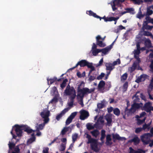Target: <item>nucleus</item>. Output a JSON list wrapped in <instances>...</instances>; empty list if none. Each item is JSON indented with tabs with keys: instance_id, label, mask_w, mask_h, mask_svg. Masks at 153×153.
<instances>
[{
	"instance_id": "24",
	"label": "nucleus",
	"mask_w": 153,
	"mask_h": 153,
	"mask_svg": "<svg viewBox=\"0 0 153 153\" xmlns=\"http://www.w3.org/2000/svg\"><path fill=\"white\" fill-rule=\"evenodd\" d=\"M144 41V45L146 47L148 48L153 47L151 43V41L149 39L145 38Z\"/></svg>"
},
{
	"instance_id": "17",
	"label": "nucleus",
	"mask_w": 153,
	"mask_h": 153,
	"mask_svg": "<svg viewBox=\"0 0 153 153\" xmlns=\"http://www.w3.org/2000/svg\"><path fill=\"white\" fill-rule=\"evenodd\" d=\"M69 109H64L56 117V119L59 121L65 114L68 111Z\"/></svg>"
},
{
	"instance_id": "28",
	"label": "nucleus",
	"mask_w": 153,
	"mask_h": 153,
	"mask_svg": "<svg viewBox=\"0 0 153 153\" xmlns=\"http://www.w3.org/2000/svg\"><path fill=\"white\" fill-rule=\"evenodd\" d=\"M105 84V82L103 80L100 81L98 85V89L100 90H102Z\"/></svg>"
},
{
	"instance_id": "31",
	"label": "nucleus",
	"mask_w": 153,
	"mask_h": 153,
	"mask_svg": "<svg viewBox=\"0 0 153 153\" xmlns=\"http://www.w3.org/2000/svg\"><path fill=\"white\" fill-rule=\"evenodd\" d=\"M105 131L103 129L101 131V137L100 138V140L102 141V143H104L103 140L105 138Z\"/></svg>"
},
{
	"instance_id": "53",
	"label": "nucleus",
	"mask_w": 153,
	"mask_h": 153,
	"mask_svg": "<svg viewBox=\"0 0 153 153\" xmlns=\"http://www.w3.org/2000/svg\"><path fill=\"white\" fill-rule=\"evenodd\" d=\"M57 92V89L56 87H53L51 91V94L52 95L55 94Z\"/></svg>"
},
{
	"instance_id": "27",
	"label": "nucleus",
	"mask_w": 153,
	"mask_h": 153,
	"mask_svg": "<svg viewBox=\"0 0 153 153\" xmlns=\"http://www.w3.org/2000/svg\"><path fill=\"white\" fill-rule=\"evenodd\" d=\"M105 118L107 121V125L108 126L111 125V123L112 122L111 117L109 115H106L105 116Z\"/></svg>"
},
{
	"instance_id": "50",
	"label": "nucleus",
	"mask_w": 153,
	"mask_h": 153,
	"mask_svg": "<svg viewBox=\"0 0 153 153\" xmlns=\"http://www.w3.org/2000/svg\"><path fill=\"white\" fill-rule=\"evenodd\" d=\"M121 62L120 59H118L116 61H114L112 63L114 66V67L115 65H119L120 64Z\"/></svg>"
},
{
	"instance_id": "11",
	"label": "nucleus",
	"mask_w": 153,
	"mask_h": 153,
	"mask_svg": "<svg viewBox=\"0 0 153 153\" xmlns=\"http://www.w3.org/2000/svg\"><path fill=\"white\" fill-rule=\"evenodd\" d=\"M14 128H15V131L17 136L19 137L21 136L22 133V130L23 129V126L15 125Z\"/></svg>"
},
{
	"instance_id": "46",
	"label": "nucleus",
	"mask_w": 153,
	"mask_h": 153,
	"mask_svg": "<svg viewBox=\"0 0 153 153\" xmlns=\"http://www.w3.org/2000/svg\"><path fill=\"white\" fill-rule=\"evenodd\" d=\"M20 145L16 146L14 149V151L12 152V153H19L20 152V149L19 148V146Z\"/></svg>"
},
{
	"instance_id": "30",
	"label": "nucleus",
	"mask_w": 153,
	"mask_h": 153,
	"mask_svg": "<svg viewBox=\"0 0 153 153\" xmlns=\"http://www.w3.org/2000/svg\"><path fill=\"white\" fill-rule=\"evenodd\" d=\"M152 122V121H151L148 124H145L143 125L142 128L144 130H146V129H147L148 130H149L150 128V126Z\"/></svg>"
},
{
	"instance_id": "60",
	"label": "nucleus",
	"mask_w": 153,
	"mask_h": 153,
	"mask_svg": "<svg viewBox=\"0 0 153 153\" xmlns=\"http://www.w3.org/2000/svg\"><path fill=\"white\" fill-rule=\"evenodd\" d=\"M114 17H107V20H105V22H111L114 21Z\"/></svg>"
},
{
	"instance_id": "59",
	"label": "nucleus",
	"mask_w": 153,
	"mask_h": 153,
	"mask_svg": "<svg viewBox=\"0 0 153 153\" xmlns=\"http://www.w3.org/2000/svg\"><path fill=\"white\" fill-rule=\"evenodd\" d=\"M143 130L142 128H136L135 132L137 134H138Z\"/></svg>"
},
{
	"instance_id": "51",
	"label": "nucleus",
	"mask_w": 153,
	"mask_h": 153,
	"mask_svg": "<svg viewBox=\"0 0 153 153\" xmlns=\"http://www.w3.org/2000/svg\"><path fill=\"white\" fill-rule=\"evenodd\" d=\"M68 81V80L67 79H65L63 80L62 83L60 85L62 89H63L65 87L66 85V83Z\"/></svg>"
},
{
	"instance_id": "20",
	"label": "nucleus",
	"mask_w": 153,
	"mask_h": 153,
	"mask_svg": "<svg viewBox=\"0 0 153 153\" xmlns=\"http://www.w3.org/2000/svg\"><path fill=\"white\" fill-rule=\"evenodd\" d=\"M75 97L69 98V100L68 102V107L65 108V109H69L68 111L73 106L74 103V99Z\"/></svg>"
},
{
	"instance_id": "38",
	"label": "nucleus",
	"mask_w": 153,
	"mask_h": 153,
	"mask_svg": "<svg viewBox=\"0 0 153 153\" xmlns=\"http://www.w3.org/2000/svg\"><path fill=\"white\" fill-rule=\"evenodd\" d=\"M134 99L133 103H137L139 102L140 99L139 98V96L137 95V94H135L132 97Z\"/></svg>"
},
{
	"instance_id": "64",
	"label": "nucleus",
	"mask_w": 153,
	"mask_h": 153,
	"mask_svg": "<svg viewBox=\"0 0 153 153\" xmlns=\"http://www.w3.org/2000/svg\"><path fill=\"white\" fill-rule=\"evenodd\" d=\"M151 33L147 31H145L144 33V35L145 36H150Z\"/></svg>"
},
{
	"instance_id": "23",
	"label": "nucleus",
	"mask_w": 153,
	"mask_h": 153,
	"mask_svg": "<svg viewBox=\"0 0 153 153\" xmlns=\"http://www.w3.org/2000/svg\"><path fill=\"white\" fill-rule=\"evenodd\" d=\"M140 141L139 138L137 136H135L132 139L129 140L128 142L129 143L133 142L135 145H137L139 143Z\"/></svg>"
},
{
	"instance_id": "48",
	"label": "nucleus",
	"mask_w": 153,
	"mask_h": 153,
	"mask_svg": "<svg viewBox=\"0 0 153 153\" xmlns=\"http://www.w3.org/2000/svg\"><path fill=\"white\" fill-rule=\"evenodd\" d=\"M146 114L145 112H143L140 114V116L137 115L136 116V117L137 119L139 118H141L142 117H144H144H145V116Z\"/></svg>"
},
{
	"instance_id": "52",
	"label": "nucleus",
	"mask_w": 153,
	"mask_h": 153,
	"mask_svg": "<svg viewBox=\"0 0 153 153\" xmlns=\"http://www.w3.org/2000/svg\"><path fill=\"white\" fill-rule=\"evenodd\" d=\"M149 7L147 8V10L146 12V15H150L152 14L153 12L152 10L150 9Z\"/></svg>"
},
{
	"instance_id": "10",
	"label": "nucleus",
	"mask_w": 153,
	"mask_h": 153,
	"mask_svg": "<svg viewBox=\"0 0 153 153\" xmlns=\"http://www.w3.org/2000/svg\"><path fill=\"white\" fill-rule=\"evenodd\" d=\"M77 113V112H74L71 114L66 121L65 124L66 125H69L72 122L73 119L76 115Z\"/></svg>"
},
{
	"instance_id": "40",
	"label": "nucleus",
	"mask_w": 153,
	"mask_h": 153,
	"mask_svg": "<svg viewBox=\"0 0 153 153\" xmlns=\"http://www.w3.org/2000/svg\"><path fill=\"white\" fill-rule=\"evenodd\" d=\"M149 51H151L152 52L150 53L149 56V58L152 59L153 57V49H149L146 50V53H147Z\"/></svg>"
},
{
	"instance_id": "34",
	"label": "nucleus",
	"mask_w": 153,
	"mask_h": 153,
	"mask_svg": "<svg viewBox=\"0 0 153 153\" xmlns=\"http://www.w3.org/2000/svg\"><path fill=\"white\" fill-rule=\"evenodd\" d=\"M91 133L92 135L95 137H97L99 134V131L97 129L91 131Z\"/></svg>"
},
{
	"instance_id": "15",
	"label": "nucleus",
	"mask_w": 153,
	"mask_h": 153,
	"mask_svg": "<svg viewBox=\"0 0 153 153\" xmlns=\"http://www.w3.org/2000/svg\"><path fill=\"white\" fill-rule=\"evenodd\" d=\"M129 153H145L146 151L141 149H138L137 150H135L131 147L129 148Z\"/></svg>"
},
{
	"instance_id": "58",
	"label": "nucleus",
	"mask_w": 153,
	"mask_h": 153,
	"mask_svg": "<svg viewBox=\"0 0 153 153\" xmlns=\"http://www.w3.org/2000/svg\"><path fill=\"white\" fill-rule=\"evenodd\" d=\"M8 145L9 149H12L15 146V144L13 143H11L9 142Z\"/></svg>"
},
{
	"instance_id": "39",
	"label": "nucleus",
	"mask_w": 153,
	"mask_h": 153,
	"mask_svg": "<svg viewBox=\"0 0 153 153\" xmlns=\"http://www.w3.org/2000/svg\"><path fill=\"white\" fill-rule=\"evenodd\" d=\"M92 53L93 55L94 56H96L99 53L101 52V49H95L92 50Z\"/></svg>"
},
{
	"instance_id": "4",
	"label": "nucleus",
	"mask_w": 153,
	"mask_h": 153,
	"mask_svg": "<svg viewBox=\"0 0 153 153\" xmlns=\"http://www.w3.org/2000/svg\"><path fill=\"white\" fill-rule=\"evenodd\" d=\"M86 137L88 139V144L90 143L91 149L96 152H99L100 147L98 146L97 140L91 138V135L86 134Z\"/></svg>"
},
{
	"instance_id": "21",
	"label": "nucleus",
	"mask_w": 153,
	"mask_h": 153,
	"mask_svg": "<svg viewBox=\"0 0 153 153\" xmlns=\"http://www.w3.org/2000/svg\"><path fill=\"white\" fill-rule=\"evenodd\" d=\"M148 76L145 74H143L141 75L138 77L137 79L136 80L135 82L137 83L144 81Z\"/></svg>"
},
{
	"instance_id": "1",
	"label": "nucleus",
	"mask_w": 153,
	"mask_h": 153,
	"mask_svg": "<svg viewBox=\"0 0 153 153\" xmlns=\"http://www.w3.org/2000/svg\"><path fill=\"white\" fill-rule=\"evenodd\" d=\"M94 88L89 89L87 88H81L80 86L78 87L76 99L82 107L84 106L83 98L84 96L94 92Z\"/></svg>"
},
{
	"instance_id": "37",
	"label": "nucleus",
	"mask_w": 153,
	"mask_h": 153,
	"mask_svg": "<svg viewBox=\"0 0 153 153\" xmlns=\"http://www.w3.org/2000/svg\"><path fill=\"white\" fill-rule=\"evenodd\" d=\"M32 137L30 138L27 141V143L28 144L31 143L33 142L35 140V137L34 136L33 134H32Z\"/></svg>"
},
{
	"instance_id": "32",
	"label": "nucleus",
	"mask_w": 153,
	"mask_h": 153,
	"mask_svg": "<svg viewBox=\"0 0 153 153\" xmlns=\"http://www.w3.org/2000/svg\"><path fill=\"white\" fill-rule=\"evenodd\" d=\"M125 27L122 25L119 26L116 29L114 30V32L117 33L120 32L121 30L125 29Z\"/></svg>"
},
{
	"instance_id": "26",
	"label": "nucleus",
	"mask_w": 153,
	"mask_h": 153,
	"mask_svg": "<svg viewBox=\"0 0 153 153\" xmlns=\"http://www.w3.org/2000/svg\"><path fill=\"white\" fill-rule=\"evenodd\" d=\"M105 144L107 146H110L112 144L111 135L108 134L106 136Z\"/></svg>"
},
{
	"instance_id": "16",
	"label": "nucleus",
	"mask_w": 153,
	"mask_h": 153,
	"mask_svg": "<svg viewBox=\"0 0 153 153\" xmlns=\"http://www.w3.org/2000/svg\"><path fill=\"white\" fill-rule=\"evenodd\" d=\"M105 66L106 67V69L107 71L110 72V73L115 68V67L111 63H106L105 64Z\"/></svg>"
},
{
	"instance_id": "35",
	"label": "nucleus",
	"mask_w": 153,
	"mask_h": 153,
	"mask_svg": "<svg viewBox=\"0 0 153 153\" xmlns=\"http://www.w3.org/2000/svg\"><path fill=\"white\" fill-rule=\"evenodd\" d=\"M70 128V127H64L62 130L60 134L62 135H64L67 132L69 131Z\"/></svg>"
},
{
	"instance_id": "29",
	"label": "nucleus",
	"mask_w": 153,
	"mask_h": 153,
	"mask_svg": "<svg viewBox=\"0 0 153 153\" xmlns=\"http://www.w3.org/2000/svg\"><path fill=\"white\" fill-rule=\"evenodd\" d=\"M86 128L88 130H90L94 129L95 127H96V126L95 125V124L93 125L92 123H88L86 125Z\"/></svg>"
},
{
	"instance_id": "18",
	"label": "nucleus",
	"mask_w": 153,
	"mask_h": 153,
	"mask_svg": "<svg viewBox=\"0 0 153 153\" xmlns=\"http://www.w3.org/2000/svg\"><path fill=\"white\" fill-rule=\"evenodd\" d=\"M102 39L100 35H98L96 37L97 40V44L101 47H104L105 46V43H103L102 41L99 40Z\"/></svg>"
},
{
	"instance_id": "54",
	"label": "nucleus",
	"mask_w": 153,
	"mask_h": 153,
	"mask_svg": "<svg viewBox=\"0 0 153 153\" xmlns=\"http://www.w3.org/2000/svg\"><path fill=\"white\" fill-rule=\"evenodd\" d=\"M128 75L126 73H125L121 76V80H126L127 77Z\"/></svg>"
},
{
	"instance_id": "56",
	"label": "nucleus",
	"mask_w": 153,
	"mask_h": 153,
	"mask_svg": "<svg viewBox=\"0 0 153 153\" xmlns=\"http://www.w3.org/2000/svg\"><path fill=\"white\" fill-rule=\"evenodd\" d=\"M105 74L103 73H101L97 78V79L98 80L101 79L104 76Z\"/></svg>"
},
{
	"instance_id": "62",
	"label": "nucleus",
	"mask_w": 153,
	"mask_h": 153,
	"mask_svg": "<svg viewBox=\"0 0 153 153\" xmlns=\"http://www.w3.org/2000/svg\"><path fill=\"white\" fill-rule=\"evenodd\" d=\"M49 148L48 147L44 148L42 152L43 153H49Z\"/></svg>"
},
{
	"instance_id": "43",
	"label": "nucleus",
	"mask_w": 153,
	"mask_h": 153,
	"mask_svg": "<svg viewBox=\"0 0 153 153\" xmlns=\"http://www.w3.org/2000/svg\"><path fill=\"white\" fill-rule=\"evenodd\" d=\"M66 145V143H62L59 148V150L60 151H64L65 149Z\"/></svg>"
},
{
	"instance_id": "47",
	"label": "nucleus",
	"mask_w": 153,
	"mask_h": 153,
	"mask_svg": "<svg viewBox=\"0 0 153 153\" xmlns=\"http://www.w3.org/2000/svg\"><path fill=\"white\" fill-rule=\"evenodd\" d=\"M146 119V117H144L142 120L138 119L137 120V124L138 125H140L143 123Z\"/></svg>"
},
{
	"instance_id": "25",
	"label": "nucleus",
	"mask_w": 153,
	"mask_h": 153,
	"mask_svg": "<svg viewBox=\"0 0 153 153\" xmlns=\"http://www.w3.org/2000/svg\"><path fill=\"white\" fill-rule=\"evenodd\" d=\"M140 50L137 49L134 51V58L137 60L139 62H140V59L138 57V55L140 53Z\"/></svg>"
},
{
	"instance_id": "63",
	"label": "nucleus",
	"mask_w": 153,
	"mask_h": 153,
	"mask_svg": "<svg viewBox=\"0 0 153 153\" xmlns=\"http://www.w3.org/2000/svg\"><path fill=\"white\" fill-rule=\"evenodd\" d=\"M149 67L150 68V71L153 72V60L151 61V64Z\"/></svg>"
},
{
	"instance_id": "36",
	"label": "nucleus",
	"mask_w": 153,
	"mask_h": 153,
	"mask_svg": "<svg viewBox=\"0 0 153 153\" xmlns=\"http://www.w3.org/2000/svg\"><path fill=\"white\" fill-rule=\"evenodd\" d=\"M105 101L103 100L100 103H99L97 105V107L99 109H101L103 108L105 106Z\"/></svg>"
},
{
	"instance_id": "49",
	"label": "nucleus",
	"mask_w": 153,
	"mask_h": 153,
	"mask_svg": "<svg viewBox=\"0 0 153 153\" xmlns=\"http://www.w3.org/2000/svg\"><path fill=\"white\" fill-rule=\"evenodd\" d=\"M153 27V26H151L147 25L144 26V27H142V29L143 30H144L145 29L151 30Z\"/></svg>"
},
{
	"instance_id": "8",
	"label": "nucleus",
	"mask_w": 153,
	"mask_h": 153,
	"mask_svg": "<svg viewBox=\"0 0 153 153\" xmlns=\"http://www.w3.org/2000/svg\"><path fill=\"white\" fill-rule=\"evenodd\" d=\"M79 113L80 114L79 118L82 120H84L86 119L89 116L88 112L84 110H82L80 111Z\"/></svg>"
},
{
	"instance_id": "42",
	"label": "nucleus",
	"mask_w": 153,
	"mask_h": 153,
	"mask_svg": "<svg viewBox=\"0 0 153 153\" xmlns=\"http://www.w3.org/2000/svg\"><path fill=\"white\" fill-rule=\"evenodd\" d=\"M78 134L76 133H75L72 134V139L73 143H74L75 142L76 140L78 137Z\"/></svg>"
},
{
	"instance_id": "2",
	"label": "nucleus",
	"mask_w": 153,
	"mask_h": 153,
	"mask_svg": "<svg viewBox=\"0 0 153 153\" xmlns=\"http://www.w3.org/2000/svg\"><path fill=\"white\" fill-rule=\"evenodd\" d=\"M48 107L43 110L40 114L41 117L44 119V123L39 125L37 124L36 126V131H39L42 130L45 126V124L47 123L49 121V117L50 115V112L48 110Z\"/></svg>"
},
{
	"instance_id": "33",
	"label": "nucleus",
	"mask_w": 153,
	"mask_h": 153,
	"mask_svg": "<svg viewBox=\"0 0 153 153\" xmlns=\"http://www.w3.org/2000/svg\"><path fill=\"white\" fill-rule=\"evenodd\" d=\"M144 16V15L142 14L141 8H140L139 12L136 15V17L140 19L143 18Z\"/></svg>"
},
{
	"instance_id": "57",
	"label": "nucleus",
	"mask_w": 153,
	"mask_h": 153,
	"mask_svg": "<svg viewBox=\"0 0 153 153\" xmlns=\"http://www.w3.org/2000/svg\"><path fill=\"white\" fill-rule=\"evenodd\" d=\"M140 62H139L137 60L136 61H135L134 62L132 66L136 69L137 66H139V63Z\"/></svg>"
},
{
	"instance_id": "41",
	"label": "nucleus",
	"mask_w": 153,
	"mask_h": 153,
	"mask_svg": "<svg viewBox=\"0 0 153 153\" xmlns=\"http://www.w3.org/2000/svg\"><path fill=\"white\" fill-rule=\"evenodd\" d=\"M128 86V82H126L123 86V92L126 91L127 90Z\"/></svg>"
},
{
	"instance_id": "12",
	"label": "nucleus",
	"mask_w": 153,
	"mask_h": 153,
	"mask_svg": "<svg viewBox=\"0 0 153 153\" xmlns=\"http://www.w3.org/2000/svg\"><path fill=\"white\" fill-rule=\"evenodd\" d=\"M104 121L103 119V117L102 116H100L97 120V122L95 123L96 128H98L101 126L103 125L104 123Z\"/></svg>"
},
{
	"instance_id": "7",
	"label": "nucleus",
	"mask_w": 153,
	"mask_h": 153,
	"mask_svg": "<svg viewBox=\"0 0 153 153\" xmlns=\"http://www.w3.org/2000/svg\"><path fill=\"white\" fill-rule=\"evenodd\" d=\"M143 106V104L142 103H139L135 102L134 103L131 105V107L129 110V112L131 114L133 113L136 111L137 109L142 107Z\"/></svg>"
},
{
	"instance_id": "13",
	"label": "nucleus",
	"mask_w": 153,
	"mask_h": 153,
	"mask_svg": "<svg viewBox=\"0 0 153 153\" xmlns=\"http://www.w3.org/2000/svg\"><path fill=\"white\" fill-rule=\"evenodd\" d=\"M121 3L119 0H114L112 3H111V4L113 11H115L117 9L116 6H119Z\"/></svg>"
},
{
	"instance_id": "14",
	"label": "nucleus",
	"mask_w": 153,
	"mask_h": 153,
	"mask_svg": "<svg viewBox=\"0 0 153 153\" xmlns=\"http://www.w3.org/2000/svg\"><path fill=\"white\" fill-rule=\"evenodd\" d=\"M113 43L114 42H113L111 45L106 47L105 48L102 49H101V52H102V56H103L108 53V51L112 48Z\"/></svg>"
},
{
	"instance_id": "45",
	"label": "nucleus",
	"mask_w": 153,
	"mask_h": 153,
	"mask_svg": "<svg viewBox=\"0 0 153 153\" xmlns=\"http://www.w3.org/2000/svg\"><path fill=\"white\" fill-rule=\"evenodd\" d=\"M24 129L25 131L27 132L28 133H30L33 131L32 129L28 127H26Z\"/></svg>"
},
{
	"instance_id": "55",
	"label": "nucleus",
	"mask_w": 153,
	"mask_h": 153,
	"mask_svg": "<svg viewBox=\"0 0 153 153\" xmlns=\"http://www.w3.org/2000/svg\"><path fill=\"white\" fill-rule=\"evenodd\" d=\"M56 78H54L53 79H47V80L48 82V84H49V82H50V84H51L52 83H53V82H54V81L56 80Z\"/></svg>"
},
{
	"instance_id": "9",
	"label": "nucleus",
	"mask_w": 153,
	"mask_h": 153,
	"mask_svg": "<svg viewBox=\"0 0 153 153\" xmlns=\"http://www.w3.org/2000/svg\"><path fill=\"white\" fill-rule=\"evenodd\" d=\"M152 103L148 102L145 104L143 107V110L147 112H149L151 114L152 112L151 111V108Z\"/></svg>"
},
{
	"instance_id": "3",
	"label": "nucleus",
	"mask_w": 153,
	"mask_h": 153,
	"mask_svg": "<svg viewBox=\"0 0 153 153\" xmlns=\"http://www.w3.org/2000/svg\"><path fill=\"white\" fill-rule=\"evenodd\" d=\"M86 137L88 139V144L90 143L91 149L96 152H99L100 147L98 146L97 140L91 138V135L86 134Z\"/></svg>"
},
{
	"instance_id": "61",
	"label": "nucleus",
	"mask_w": 153,
	"mask_h": 153,
	"mask_svg": "<svg viewBox=\"0 0 153 153\" xmlns=\"http://www.w3.org/2000/svg\"><path fill=\"white\" fill-rule=\"evenodd\" d=\"M136 69L132 66L131 67H129L128 68V70L130 73H132Z\"/></svg>"
},
{
	"instance_id": "22",
	"label": "nucleus",
	"mask_w": 153,
	"mask_h": 153,
	"mask_svg": "<svg viewBox=\"0 0 153 153\" xmlns=\"http://www.w3.org/2000/svg\"><path fill=\"white\" fill-rule=\"evenodd\" d=\"M112 137L114 140H125L126 139L124 137H120L119 135L117 134H113Z\"/></svg>"
},
{
	"instance_id": "44",
	"label": "nucleus",
	"mask_w": 153,
	"mask_h": 153,
	"mask_svg": "<svg viewBox=\"0 0 153 153\" xmlns=\"http://www.w3.org/2000/svg\"><path fill=\"white\" fill-rule=\"evenodd\" d=\"M114 113L117 116H119L120 114V110L117 108H115L113 110Z\"/></svg>"
},
{
	"instance_id": "6",
	"label": "nucleus",
	"mask_w": 153,
	"mask_h": 153,
	"mask_svg": "<svg viewBox=\"0 0 153 153\" xmlns=\"http://www.w3.org/2000/svg\"><path fill=\"white\" fill-rule=\"evenodd\" d=\"M153 137V135L150 133H145L141 136L140 139L144 144H148L151 141L150 138Z\"/></svg>"
},
{
	"instance_id": "19",
	"label": "nucleus",
	"mask_w": 153,
	"mask_h": 153,
	"mask_svg": "<svg viewBox=\"0 0 153 153\" xmlns=\"http://www.w3.org/2000/svg\"><path fill=\"white\" fill-rule=\"evenodd\" d=\"M87 63V61L86 60H82L81 61L79 62L76 65V66L72 68L71 69H74L79 65L81 67H84L86 66Z\"/></svg>"
},
{
	"instance_id": "5",
	"label": "nucleus",
	"mask_w": 153,
	"mask_h": 153,
	"mask_svg": "<svg viewBox=\"0 0 153 153\" xmlns=\"http://www.w3.org/2000/svg\"><path fill=\"white\" fill-rule=\"evenodd\" d=\"M64 94L65 95L69 96V98L76 97L77 96L74 88L73 87H71L69 85L67 86Z\"/></svg>"
}]
</instances>
